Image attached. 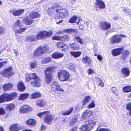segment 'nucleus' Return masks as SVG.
Masks as SVG:
<instances>
[{"label":"nucleus","mask_w":131,"mask_h":131,"mask_svg":"<svg viewBox=\"0 0 131 131\" xmlns=\"http://www.w3.org/2000/svg\"><path fill=\"white\" fill-rule=\"evenodd\" d=\"M83 63L86 65H90L91 64V59L87 56L84 57L82 59Z\"/></svg>","instance_id":"obj_23"},{"label":"nucleus","mask_w":131,"mask_h":131,"mask_svg":"<svg viewBox=\"0 0 131 131\" xmlns=\"http://www.w3.org/2000/svg\"><path fill=\"white\" fill-rule=\"evenodd\" d=\"M77 17L74 16L71 18L69 20V22L71 23H73L75 22L77 20Z\"/></svg>","instance_id":"obj_51"},{"label":"nucleus","mask_w":131,"mask_h":131,"mask_svg":"<svg viewBox=\"0 0 131 131\" xmlns=\"http://www.w3.org/2000/svg\"><path fill=\"white\" fill-rule=\"evenodd\" d=\"M74 40H76L81 44H83L84 43L83 40L79 36H77L74 37Z\"/></svg>","instance_id":"obj_48"},{"label":"nucleus","mask_w":131,"mask_h":131,"mask_svg":"<svg viewBox=\"0 0 131 131\" xmlns=\"http://www.w3.org/2000/svg\"><path fill=\"white\" fill-rule=\"evenodd\" d=\"M69 46L72 49L76 50L79 48V46L75 43H73L70 44Z\"/></svg>","instance_id":"obj_42"},{"label":"nucleus","mask_w":131,"mask_h":131,"mask_svg":"<svg viewBox=\"0 0 131 131\" xmlns=\"http://www.w3.org/2000/svg\"><path fill=\"white\" fill-rule=\"evenodd\" d=\"M21 23L20 21L19 20H17L15 21L14 23L13 28V30L14 31V29H17V27L20 28L21 27Z\"/></svg>","instance_id":"obj_22"},{"label":"nucleus","mask_w":131,"mask_h":131,"mask_svg":"<svg viewBox=\"0 0 131 131\" xmlns=\"http://www.w3.org/2000/svg\"><path fill=\"white\" fill-rule=\"evenodd\" d=\"M45 81L46 83L47 84H49L52 80V76H48L47 75L45 76Z\"/></svg>","instance_id":"obj_39"},{"label":"nucleus","mask_w":131,"mask_h":131,"mask_svg":"<svg viewBox=\"0 0 131 131\" xmlns=\"http://www.w3.org/2000/svg\"><path fill=\"white\" fill-rule=\"evenodd\" d=\"M69 40V38L68 36H64L62 37H61V41H63L68 40Z\"/></svg>","instance_id":"obj_58"},{"label":"nucleus","mask_w":131,"mask_h":131,"mask_svg":"<svg viewBox=\"0 0 131 131\" xmlns=\"http://www.w3.org/2000/svg\"><path fill=\"white\" fill-rule=\"evenodd\" d=\"M91 115V113L89 111H87L84 112L83 114L82 118L84 119L89 117Z\"/></svg>","instance_id":"obj_38"},{"label":"nucleus","mask_w":131,"mask_h":131,"mask_svg":"<svg viewBox=\"0 0 131 131\" xmlns=\"http://www.w3.org/2000/svg\"><path fill=\"white\" fill-rule=\"evenodd\" d=\"M131 87L130 86H124L123 89V91L125 92H128L131 91Z\"/></svg>","instance_id":"obj_45"},{"label":"nucleus","mask_w":131,"mask_h":131,"mask_svg":"<svg viewBox=\"0 0 131 131\" xmlns=\"http://www.w3.org/2000/svg\"><path fill=\"white\" fill-rule=\"evenodd\" d=\"M62 47V50L63 51H67L68 50V46L64 44V45Z\"/></svg>","instance_id":"obj_61"},{"label":"nucleus","mask_w":131,"mask_h":131,"mask_svg":"<svg viewBox=\"0 0 131 131\" xmlns=\"http://www.w3.org/2000/svg\"><path fill=\"white\" fill-rule=\"evenodd\" d=\"M26 81L28 82L30 80H33V79H36L39 78L37 76V74L35 73H31L30 74L27 73L25 75Z\"/></svg>","instance_id":"obj_9"},{"label":"nucleus","mask_w":131,"mask_h":131,"mask_svg":"<svg viewBox=\"0 0 131 131\" xmlns=\"http://www.w3.org/2000/svg\"><path fill=\"white\" fill-rule=\"evenodd\" d=\"M57 45L59 48H62L63 45H64V44L62 42H58L57 43Z\"/></svg>","instance_id":"obj_56"},{"label":"nucleus","mask_w":131,"mask_h":131,"mask_svg":"<svg viewBox=\"0 0 131 131\" xmlns=\"http://www.w3.org/2000/svg\"><path fill=\"white\" fill-rule=\"evenodd\" d=\"M52 39L54 40H61V37L54 36L52 37Z\"/></svg>","instance_id":"obj_62"},{"label":"nucleus","mask_w":131,"mask_h":131,"mask_svg":"<svg viewBox=\"0 0 131 131\" xmlns=\"http://www.w3.org/2000/svg\"><path fill=\"white\" fill-rule=\"evenodd\" d=\"M41 93L39 92H35L32 93L30 96V98L32 99H36L41 96Z\"/></svg>","instance_id":"obj_29"},{"label":"nucleus","mask_w":131,"mask_h":131,"mask_svg":"<svg viewBox=\"0 0 131 131\" xmlns=\"http://www.w3.org/2000/svg\"><path fill=\"white\" fill-rule=\"evenodd\" d=\"M80 25L79 28L84 31L86 30L89 25V23L85 21H83L82 19H79L77 23Z\"/></svg>","instance_id":"obj_8"},{"label":"nucleus","mask_w":131,"mask_h":131,"mask_svg":"<svg viewBox=\"0 0 131 131\" xmlns=\"http://www.w3.org/2000/svg\"><path fill=\"white\" fill-rule=\"evenodd\" d=\"M46 104L45 101L42 100H37L36 102V105L39 107H42Z\"/></svg>","instance_id":"obj_32"},{"label":"nucleus","mask_w":131,"mask_h":131,"mask_svg":"<svg viewBox=\"0 0 131 131\" xmlns=\"http://www.w3.org/2000/svg\"><path fill=\"white\" fill-rule=\"evenodd\" d=\"M48 13L50 16L54 18H64L68 14L67 10L63 9L56 3L53 4L51 7L48 8Z\"/></svg>","instance_id":"obj_1"},{"label":"nucleus","mask_w":131,"mask_h":131,"mask_svg":"<svg viewBox=\"0 0 131 131\" xmlns=\"http://www.w3.org/2000/svg\"><path fill=\"white\" fill-rule=\"evenodd\" d=\"M70 54L75 58H77L80 56L81 54L80 51H71Z\"/></svg>","instance_id":"obj_37"},{"label":"nucleus","mask_w":131,"mask_h":131,"mask_svg":"<svg viewBox=\"0 0 131 131\" xmlns=\"http://www.w3.org/2000/svg\"><path fill=\"white\" fill-rule=\"evenodd\" d=\"M36 121L34 119H28L26 122V124L28 125L35 126Z\"/></svg>","instance_id":"obj_28"},{"label":"nucleus","mask_w":131,"mask_h":131,"mask_svg":"<svg viewBox=\"0 0 131 131\" xmlns=\"http://www.w3.org/2000/svg\"><path fill=\"white\" fill-rule=\"evenodd\" d=\"M122 37H126V36L120 34H116L111 38L110 42L112 43L120 42L122 40Z\"/></svg>","instance_id":"obj_5"},{"label":"nucleus","mask_w":131,"mask_h":131,"mask_svg":"<svg viewBox=\"0 0 131 131\" xmlns=\"http://www.w3.org/2000/svg\"><path fill=\"white\" fill-rule=\"evenodd\" d=\"M92 98L90 96H85V98L82 101V104L83 106L86 105L89 102L92 101L93 100Z\"/></svg>","instance_id":"obj_26"},{"label":"nucleus","mask_w":131,"mask_h":131,"mask_svg":"<svg viewBox=\"0 0 131 131\" xmlns=\"http://www.w3.org/2000/svg\"><path fill=\"white\" fill-rule=\"evenodd\" d=\"M37 115L40 118L43 117L44 121L48 124H50L52 123L54 117L48 111L39 113Z\"/></svg>","instance_id":"obj_2"},{"label":"nucleus","mask_w":131,"mask_h":131,"mask_svg":"<svg viewBox=\"0 0 131 131\" xmlns=\"http://www.w3.org/2000/svg\"><path fill=\"white\" fill-rule=\"evenodd\" d=\"M77 121V119L76 118H73L72 119L70 122V124L71 126H73V125Z\"/></svg>","instance_id":"obj_57"},{"label":"nucleus","mask_w":131,"mask_h":131,"mask_svg":"<svg viewBox=\"0 0 131 131\" xmlns=\"http://www.w3.org/2000/svg\"><path fill=\"white\" fill-rule=\"evenodd\" d=\"M73 109V107H71L68 110H64L62 111L61 114L64 115H69L71 113Z\"/></svg>","instance_id":"obj_30"},{"label":"nucleus","mask_w":131,"mask_h":131,"mask_svg":"<svg viewBox=\"0 0 131 131\" xmlns=\"http://www.w3.org/2000/svg\"><path fill=\"white\" fill-rule=\"evenodd\" d=\"M24 11V9H19L14 12L13 13V14L15 16H18L22 14Z\"/></svg>","instance_id":"obj_40"},{"label":"nucleus","mask_w":131,"mask_h":131,"mask_svg":"<svg viewBox=\"0 0 131 131\" xmlns=\"http://www.w3.org/2000/svg\"><path fill=\"white\" fill-rule=\"evenodd\" d=\"M6 96V101H9L13 100L16 96L17 95V94L16 92L12 93L10 94L7 93H5Z\"/></svg>","instance_id":"obj_12"},{"label":"nucleus","mask_w":131,"mask_h":131,"mask_svg":"<svg viewBox=\"0 0 131 131\" xmlns=\"http://www.w3.org/2000/svg\"><path fill=\"white\" fill-rule=\"evenodd\" d=\"M29 95L28 93H23L20 95L18 99L19 100L23 101L27 99Z\"/></svg>","instance_id":"obj_24"},{"label":"nucleus","mask_w":131,"mask_h":131,"mask_svg":"<svg viewBox=\"0 0 131 131\" xmlns=\"http://www.w3.org/2000/svg\"><path fill=\"white\" fill-rule=\"evenodd\" d=\"M56 91L57 90L60 92H63L64 91V90L61 88L59 85L56 88Z\"/></svg>","instance_id":"obj_63"},{"label":"nucleus","mask_w":131,"mask_h":131,"mask_svg":"<svg viewBox=\"0 0 131 131\" xmlns=\"http://www.w3.org/2000/svg\"><path fill=\"white\" fill-rule=\"evenodd\" d=\"M70 76L69 72L65 70L61 71L58 74L59 80L63 81H67L70 78Z\"/></svg>","instance_id":"obj_4"},{"label":"nucleus","mask_w":131,"mask_h":131,"mask_svg":"<svg viewBox=\"0 0 131 131\" xmlns=\"http://www.w3.org/2000/svg\"><path fill=\"white\" fill-rule=\"evenodd\" d=\"M30 16L32 19H35L39 18L40 17V14L37 11L33 10L30 12Z\"/></svg>","instance_id":"obj_16"},{"label":"nucleus","mask_w":131,"mask_h":131,"mask_svg":"<svg viewBox=\"0 0 131 131\" xmlns=\"http://www.w3.org/2000/svg\"><path fill=\"white\" fill-rule=\"evenodd\" d=\"M17 88L18 90L20 91L23 92L25 90V88L23 83L21 82L18 83Z\"/></svg>","instance_id":"obj_25"},{"label":"nucleus","mask_w":131,"mask_h":131,"mask_svg":"<svg viewBox=\"0 0 131 131\" xmlns=\"http://www.w3.org/2000/svg\"><path fill=\"white\" fill-rule=\"evenodd\" d=\"M123 49V47L115 49L112 50V54L114 56L119 55L121 54Z\"/></svg>","instance_id":"obj_11"},{"label":"nucleus","mask_w":131,"mask_h":131,"mask_svg":"<svg viewBox=\"0 0 131 131\" xmlns=\"http://www.w3.org/2000/svg\"><path fill=\"white\" fill-rule=\"evenodd\" d=\"M52 34V32L49 31V32L46 31H41L37 35V38L39 40L45 37L50 36Z\"/></svg>","instance_id":"obj_6"},{"label":"nucleus","mask_w":131,"mask_h":131,"mask_svg":"<svg viewBox=\"0 0 131 131\" xmlns=\"http://www.w3.org/2000/svg\"><path fill=\"white\" fill-rule=\"evenodd\" d=\"M32 108L28 105H25L21 106L19 110L20 113H23L31 111Z\"/></svg>","instance_id":"obj_10"},{"label":"nucleus","mask_w":131,"mask_h":131,"mask_svg":"<svg viewBox=\"0 0 131 131\" xmlns=\"http://www.w3.org/2000/svg\"><path fill=\"white\" fill-rule=\"evenodd\" d=\"M24 22L26 25H30L32 23L33 20L29 18L26 17L24 19Z\"/></svg>","instance_id":"obj_34"},{"label":"nucleus","mask_w":131,"mask_h":131,"mask_svg":"<svg viewBox=\"0 0 131 131\" xmlns=\"http://www.w3.org/2000/svg\"><path fill=\"white\" fill-rule=\"evenodd\" d=\"M48 46L46 45L38 47L33 53L34 57H37L42 56L49 50Z\"/></svg>","instance_id":"obj_3"},{"label":"nucleus","mask_w":131,"mask_h":131,"mask_svg":"<svg viewBox=\"0 0 131 131\" xmlns=\"http://www.w3.org/2000/svg\"><path fill=\"white\" fill-rule=\"evenodd\" d=\"M13 87V85L10 83L6 84L4 85L3 88L4 91H8L12 90Z\"/></svg>","instance_id":"obj_21"},{"label":"nucleus","mask_w":131,"mask_h":131,"mask_svg":"<svg viewBox=\"0 0 131 131\" xmlns=\"http://www.w3.org/2000/svg\"><path fill=\"white\" fill-rule=\"evenodd\" d=\"M126 108L129 111V115L131 116V103H129L126 105Z\"/></svg>","instance_id":"obj_52"},{"label":"nucleus","mask_w":131,"mask_h":131,"mask_svg":"<svg viewBox=\"0 0 131 131\" xmlns=\"http://www.w3.org/2000/svg\"><path fill=\"white\" fill-rule=\"evenodd\" d=\"M100 28L103 30H106L109 29L111 27L110 23L107 22H103L100 25Z\"/></svg>","instance_id":"obj_13"},{"label":"nucleus","mask_w":131,"mask_h":131,"mask_svg":"<svg viewBox=\"0 0 131 131\" xmlns=\"http://www.w3.org/2000/svg\"><path fill=\"white\" fill-rule=\"evenodd\" d=\"M59 85L56 82H53L51 86L52 90L55 92L56 91V88Z\"/></svg>","instance_id":"obj_46"},{"label":"nucleus","mask_w":131,"mask_h":131,"mask_svg":"<svg viewBox=\"0 0 131 131\" xmlns=\"http://www.w3.org/2000/svg\"><path fill=\"white\" fill-rule=\"evenodd\" d=\"M52 68L49 67L46 69L45 72V76H52L51 74L52 72Z\"/></svg>","instance_id":"obj_41"},{"label":"nucleus","mask_w":131,"mask_h":131,"mask_svg":"<svg viewBox=\"0 0 131 131\" xmlns=\"http://www.w3.org/2000/svg\"><path fill=\"white\" fill-rule=\"evenodd\" d=\"M122 10L126 14H130L131 13V12L126 8L123 7Z\"/></svg>","instance_id":"obj_60"},{"label":"nucleus","mask_w":131,"mask_h":131,"mask_svg":"<svg viewBox=\"0 0 131 131\" xmlns=\"http://www.w3.org/2000/svg\"><path fill=\"white\" fill-rule=\"evenodd\" d=\"M40 79L39 78L36 79H33V80L31 81L30 83L32 86H34L39 87L40 86Z\"/></svg>","instance_id":"obj_18"},{"label":"nucleus","mask_w":131,"mask_h":131,"mask_svg":"<svg viewBox=\"0 0 131 131\" xmlns=\"http://www.w3.org/2000/svg\"><path fill=\"white\" fill-rule=\"evenodd\" d=\"M63 31L67 33L68 34H69L71 33H72L74 34H75L77 33L76 30L73 29H66L64 30Z\"/></svg>","instance_id":"obj_43"},{"label":"nucleus","mask_w":131,"mask_h":131,"mask_svg":"<svg viewBox=\"0 0 131 131\" xmlns=\"http://www.w3.org/2000/svg\"><path fill=\"white\" fill-rule=\"evenodd\" d=\"M15 108V105L13 104H7L6 106V108L9 111L13 110Z\"/></svg>","instance_id":"obj_36"},{"label":"nucleus","mask_w":131,"mask_h":131,"mask_svg":"<svg viewBox=\"0 0 131 131\" xmlns=\"http://www.w3.org/2000/svg\"><path fill=\"white\" fill-rule=\"evenodd\" d=\"M80 131H89L90 130V128L89 127L86 123L80 127Z\"/></svg>","instance_id":"obj_35"},{"label":"nucleus","mask_w":131,"mask_h":131,"mask_svg":"<svg viewBox=\"0 0 131 131\" xmlns=\"http://www.w3.org/2000/svg\"><path fill=\"white\" fill-rule=\"evenodd\" d=\"M20 128L17 124L12 125L10 128V131H19L20 129Z\"/></svg>","instance_id":"obj_31"},{"label":"nucleus","mask_w":131,"mask_h":131,"mask_svg":"<svg viewBox=\"0 0 131 131\" xmlns=\"http://www.w3.org/2000/svg\"><path fill=\"white\" fill-rule=\"evenodd\" d=\"M95 106V104L94 100L92 101L91 102L88 106V107L89 108H90L94 107Z\"/></svg>","instance_id":"obj_55"},{"label":"nucleus","mask_w":131,"mask_h":131,"mask_svg":"<svg viewBox=\"0 0 131 131\" xmlns=\"http://www.w3.org/2000/svg\"><path fill=\"white\" fill-rule=\"evenodd\" d=\"M67 67L69 69L73 70L75 68V64L71 63L68 64Z\"/></svg>","instance_id":"obj_54"},{"label":"nucleus","mask_w":131,"mask_h":131,"mask_svg":"<svg viewBox=\"0 0 131 131\" xmlns=\"http://www.w3.org/2000/svg\"><path fill=\"white\" fill-rule=\"evenodd\" d=\"M6 32L5 28L3 27L0 26V35L4 34H6Z\"/></svg>","instance_id":"obj_53"},{"label":"nucleus","mask_w":131,"mask_h":131,"mask_svg":"<svg viewBox=\"0 0 131 131\" xmlns=\"http://www.w3.org/2000/svg\"><path fill=\"white\" fill-rule=\"evenodd\" d=\"M111 90L112 92L116 95L117 96H118L119 93L118 90L116 87H113L112 88Z\"/></svg>","instance_id":"obj_47"},{"label":"nucleus","mask_w":131,"mask_h":131,"mask_svg":"<svg viewBox=\"0 0 131 131\" xmlns=\"http://www.w3.org/2000/svg\"><path fill=\"white\" fill-rule=\"evenodd\" d=\"M51 61V58L50 57H47L42 59V61L43 63H47L50 62Z\"/></svg>","instance_id":"obj_44"},{"label":"nucleus","mask_w":131,"mask_h":131,"mask_svg":"<svg viewBox=\"0 0 131 131\" xmlns=\"http://www.w3.org/2000/svg\"><path fill=\"white\" fill-rule=\"evenodd\" d=\"M96 131H111V130L108 128H101Z\"/></svg>","instance_id":"obj_64"},{"label":"nucleus","mask_w":131,"mask_h":131,"mask_svg":"<svg viewBox=\"0 0 131 131\" xmlns=\"http://www.w3.org/2000/svg\"><path fill=\"white\" fill-rule=\"evenodd\" d=\"M97 83L99 85H100L101 87H103L104 86V83L103 81L99 78L97 79Z\"/></svg>","instance_id":"obj_49"},{"label":"nucleus","mask_w":131,"mask_h":131,"mask_svg":"<svg viewBox=\"0 0 131 131\" xmlns=\"http://www.w3.org/2000/svg\"><path fill=\"white\" fill-rule=\"evenodd\" d=\"M121 73L124 77H125L129 75L130 71L128 68H123L121 70Z\"/></svg>","instance_id":"obj_20"},{"label":"nucleus","mask_w":131,"mask_h":131,"mask_svg":"<svg viewBox=\"0 0 131 131\" xmlns=\"http://www.w3.org/2000/svg\"><path fill=\"white\" fill-rule=\"evenodd\" d=\"M129 53L128 50H125L123 51V54L122 55V56H123L124 57H125L128 55Z\"/></svg>","instance_id":"obj_59"},{"label":"nucleus","mask_w":131,"mask_h":131,"mask_svg":"<svg viewBox=\"0 0 131 131\" xmlns=\"http://www.w3.org/2000/svg\"><path fill=\"white\" fill-rule=\"evenodd\" d=\"M5 96H5V93L0 96V103H2L5 101H6Z\"/></svg>","instance_id":"obj_50"},{"label":"nucleus","mask_w":131,"mask_h":131,"mask_svg":"<svg viewBox=\"0 0 131 131\" xmlns=\"http://www.w3.org/2000/svg\"><path fill=\"white\" fill-rule=\"evenodd\" d=\"M27 29L26 28H20L18 29H14V31H13L15 32V35L17 37V40L18 41H20V38L21 37H19L18 36V35L19 34L21 33L22 32H24L25 30Z\"/></svg>","instance_id":"obj_14"},{"label":"nucleus","mask_w":131,"mask_h":131,"mask_svg":"<svg viewBox=\"0 0 131 131\" xmlns=\"http://www.w3.org/2000/svg\"><path fill=\"white\" fill-rule=\"evenodd\" d=\"M1 73L4 77L8 78L13 74L12 68L11 67H9L3 71Z\"/></svg>","instance_id":"obj_7"},{"label":"nucleus","mask_w":131,"mask_h":131,"mask_svg":"<svg viewBox=\"0 0 131 131\" xmlns=\"http://www.w3.org/2000/svg\"><path fill=\"white\" fill-rule=\"evenodd\" d=\"M29 64L30 68L32 69H34L37 67V62L36 60H33L30 62Z\"/></svg>","instance_id":"obj_33"},{"label":"nucleus","mask_w":131,"mask_h":131,"mask_svg":"<svg viewBox=\"0 0 131 131\" xmlns=\"http://www.w3.org/2000/svg\"><path fill=\"white\" fill-rule=\"evenodd\" d=\"M38 40L37 38V35H31L27 36L26 39V40L28 42H32L34 41H36Z\"/></svg>","instance_id":"obj_19"},{"label":"nucleus","mask_w":131,"mask_h":131,"mask_svg":"<svg viewBox=\"0 0 131 131\" xmlns=\"http://www.w3.org/2000/svg\"><path fill=\"white\" fill-rule=\"evenodd\" d=\"M96 7L101 9H104L105 5L104 2L101 0H96Z\"/></svg>","instance_id":"obj_15"},{"label":"nucleus","mask_w":131,"mask_h":131,"mask_svg":"<svg viewBox=\"0 0 131 131\" xmlns=\"http://www.w3.org/2000/svg\"><path fill=\"white\" fill-rule=\"evenodd\" d=\"M97 122L95 120H93L92 121H86V124L88 125L89 127L90 128V130L92 128L93 126L95 125Z\"/></svg>","instance_id":"obj_27"},{"label":"nucleus","mask_w":131,"mask_h":131,"mask_svg":"<svg viewBox=\"0 0 131 131\" xmlns=\"http://www.w3.org/2000/svg\"><path fill=\"white\" fill-rule=\"evenodd\" d=\"M63 53L57 52L53 53L51 56L52 58L55 59H58L62 58L63 57Z\"/></svg>","instance_id":"obj_17"}]
</instances>
